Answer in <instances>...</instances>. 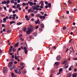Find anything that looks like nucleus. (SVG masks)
I'll use <instances>...</instances> for the list:
<instances>
[{
	"label": "nucleus",
	"mask_w": 77,
	"mask_h": 77,
	"mask_svg": "<svg viewBox=\"0 0 77 77\" xmlns=\"http://www.w3.org/2000/svg\"><path fill=\"white\" fill-rule=\"evenodd\" d=\"M45 3L46 4V5H48V2L47 1H46L45 2Z\"/></svg>",
	"instance_id": "nucleus-53"
},
{
	"label": "nucleus",
	"mask_w": 77,
	"mask_h": 77,
	"mask_svg": "<svg viewBox=\"0 0 77 77\" xmlns=\"http://www.w3.org/2000/svg\"><path fill=\"white\" fill-rule=\"evenodd\" d=\"M11 76H14V73H12L11 74Z\"/></svg>",
	"instance_id": "nucleus-64"
},
{
	"label": "nucleus",
	"mask_w": 77,
	"mask_h": 77,
	"mask_svg": "<svg viewBox=\"0 0 77 77\" xmlns=\"http://www.w3.org/2000/svg\"><path fill=\"white\" fill-rule=\"evenodd\" d=\"M40 26L41 28H44V26L43 24H41L40 25Z\"/></svg>",
	"instance_id": "nucleus-24"
},
{
	"label": "nucleus",
	"mask_w": 77,
	"mask_h": 77,
	"mask_svg": "<svg viewBox=\"0 0 77 77\" xmlns=\"http://www.w3.org/2000/svg\"><path fill=\"white\" fill-rule=\"evenodd\" d=\"M39 18H40L41 20H42V19H45V17L43 16H41L39 17Z\"/></svg>",
	"instance_id": "nucleus-9"
},
{
	"label": "nucleus",
	"mask_w": 77,
	"mask_h": 77,
	"mask_svg": "<svg viewBox=\"0 0 77 77\" xmlns=\"http://www.w3.org/2000/svg\"><path fill=\"white\" fill-rule=\"evenodd\" d=\"M73 60H77V58H75L73 59Z\"/></svg>",
	"instance_id": "nucleus-55"
},
{
	"label": "nucleus",
	"mask_w": 77,
	"mask_h": 77,
	"mask_svg": "<svg viewBox=\"0 0 77 77\" xmlns=\"http://www.w3.org/2000/svg\"><path fill=\"white\" fill-rule=\"evenodd\" d=\"M32 9H33L34 10H36V11H38L39 8H36V6H32Z\"/></svg>",
	"instance_id": "nucleus-3"
},
{
	"label": "nucleus",
	"mask_w": 77,
	"mask_h": 77,
	"mask_svg": "<svg viewBox=\"0 0 77 77\" xmlns=\"http://www.w3.org/2000/svg\"><path fill=\"white\" fill-rule=\"evenodd\" d=\"M66 27L64 26L63 28V30H65V29H66Z\"/></svg>",
	"instance_id": "nucleus-42"
},
{
	"label": "nucleus",
	"mask_w": 77,
	"mask_h": 77,
	"mask_svg": "<svg viewBox=\"0 0 77 77\" xmlns=\"http://www.w3.org/2000/svg\"><path fill=\"white\" fill-rule=\"evenodd\" d=\"M7 33H11V30L8 29L7 31Z\"/></svg>",
	"instance_id": "nucleus-26"
},
{
	"label": "nucleus",
	"mask_w": 77,
	"mask_h": 77,
	"mask_svg": "<svg viewBox=\"0 0 77 77\" xmlns=\"http://www.w3.org/2000/svg\"><path fill=\"white\" fill-rule=\"evenodd\" d=\"M69 50L70 51H73V48H72V47H70L69 49Z\"/></svg>",
	"instance_id": "nucleus-15"
},
{
	"label": "nucleus",
	"mask_w": 77,
	"mask_h": 77,
	"mask_svg": "<svg viewBox=\"0 0 77 77\" xmlns=\"http://www.w3.org/2000/svg\"><path fill=\"white\" fill-rule=\"evenodd\" d=\"M24 66H20V68H21L22 69H23L24 68Z\"/></svg>",
	"instance_id": "nucleus-47"
},
{
	"label": "nucleus",
	"mask_w": 77,
	"mask_h": 77,
	"mask_svg": "<svg viewBox=\"0 0 77 77\" xmlns=\"http://www.w3.org/2000/svg\"><path fill=\"white\" fill-rule=\"evenodd\" d=\"M56 21L57 22V23H60V21L58 20H56Z\"/></svg>",
	"instance_id": "nucleus-41"
},
{
	"label": "nucleus",
	"mask_w": 77,
	"mask_h": 77,
	"mask_svg": "<svg viewBox=\"0 0 77 77\" xmlns=\"http://www.w3.org/2000/svg\"><path fill=\"white\" fill-rule=\"evenodd\" d=\"M33 35L34 36H37V33H34L33 34Z\"/></svg>",
	"instance_id": "nucleus-22"
},
{
	"label": "nucleus",
	"mask_w": 77,
	"mask_h": 77,
	"mask_svg": "<svg viewBox=\"0 0 77 77\" xmlns=\"http://www.w3.org/2000/svg\"><path fill=\"white\" fill-rule=\"evenodd\" d=\"M28 3L29 4H30V6H32V5H33V3L32 2H30V1H28Z\"/></svg>",
	"instance_id": "nucleus-10"
},
{
	"label": "nucleus",
	"mask_w": 77,
	"mask_h": 77,
	"mask_svg": "<svg viewBox=\"0 0 77 77\" xmlns=\"http://www.w3.org/2000/svg\"><path fill=\"white\" fill-rule=\"evenodd\" d=\"M32 38V36L29 35V37H27V39H29H29H31Z\"/></svg>",
	"instance_id": "nucleus-19"
},
{
	"label": "nucleus",
	"mask_w": 77,
	"mask_h": 77,
	"mask_svg": "<svg viewBox=\"0 0 77 77\" xmlns=\"http://www.w3.org/2000/svg\"><path fill=\"white\" fill-rule=\"evenodd\" d=\"M19 45V43L18 42H17L16 44H15L14 45V47H17V46H18Z\"/></svg>",
	"instance_id": "nucleus-8"
},
{
	"label": "nucleus",
	"mask_w": 77,
	"mask_h": 77,
	"mask_svg": "<svg viewBox=\"0 0 77 77\" xmlns=\"http://www.w3.org/2000/svg\"><path fill=\"white\" fill-rule=\"evenodd\" d=\"M14 71H15V72L16 74H17L18 73V70H17V69H15Z\"/></svg>",
	"instance_id": "nucleus-31"
},
{
	"label": "nucleus",
	"mask_w": 77,
	"mask_h": 77,
	"mask_svg": "<svg viewBox=\"0 0 77 77\" xmlns=\"http://www.w3.org/2000/svg\"><path fill=\"white\" fill-rule=\"evenodd\" d=\"M72 75V74L71 73H69L68 74L67 76L68 77H71Z\"/></svg>",
	"instance_id": "nucleus-12"
},
{
	"label": "nucleus",
	"mask_w": 77,
	"mask_h": 77,
	"mask_svg": "<svg viewBox=\"0 0 77 77\" xmlns=\"http://www.w3.org/2000/svg\"><path fill=\"white\" fill-rule=\"evenodd\" d=\"M20 39L22 41H24V39H23L22 38H20Z\"/></svg>",
	"instance_id": "nucleus-40"
},
{
	"label": "nucleus",
	"mask_w": 77,
	"mask_h": 77,
	"mask_svg": "<svg viewBox=\"0 0 77 77\" xmlns=\"http://www.w3.org/2000/svg\"><path fill=\"white\" fill-rule=\"evenodd\" d=\"M35 15V14H31V16L32 17H33V16H34Z\"/></svg>",
	"instance_id": "nucleus-60"
},
{
	"label": "nucleus",
	"mask_w": 77,
	"mask_h": 77,
	"mask_svg": "<svg viewBox=\"0 0 77 77\" xmlns=\"http://www.w3.org/2000/svg\"><path fill=\"white\" fill-rule=\"evenodd\" d=\"M68 3H69V4H71V3H72V2L71 1L69 0L68 1Z\"/></svg>",
	"instance_id": "nucleus-33"
},
{
	"label": "nucleus",
	"mask_w": 77,
	"mask_h": 77,
	"mask_svg": "<svg viewBox=\"0 0 77 77\" xmlns=\"http://www.w3.org/2000/svg\"><path fill=\"white\" fill-rule=\"evenodd\" d=\"M8 19L9 17L8 16H6L5 18H4L3 19V23H6V22L7 19Z\"/></svg>",
	"instance_id": "nucleus-2"
},
{
	"label": "nucleus",
	"mask_w": 77,
	"mask_h": 77,
	"mask_svg": "<svg viewBox=\"0 0 77 77\" xmlns=\"http://www.w3.org/2000/svg\"><path fill=\"white\" fill-rule=\"evenodd\" d=\"M66 60H65L62 63V64L63 65H64V64H65V63H66Z\"/></svg>",
	"instance_id": "nucleus-14"
},
{
	"label": "nucleus",
	"mask_w": 77,
	"mask_h": 77,
	"mask_svg": "<svg viewBox=\"0 0 77 77\" xmlns=\"http://www.w3.org/2000/svg\"><path fill=\"white\" fill-rule=\"evenodd\" d=\"M22 6H26V4L25 3H23L22 4Z\"/></svg>",
	"instance_id": "nucleus-46"
},
{
	"label": "nucleus",
	"mask_w": 77,
	"mask_h": 77,
	"mask_svg": "<svg viewBox=\"0 0 77 77\" xmlns=\"http://www.w3.org/2000/svg\"><path fill=\"white\" fill-rule=\"evenodd\" d=\"M55 64L56 65H58L59 64V62H55Z\"/></svg>",
	"instance_id": "nucleus-21"
},
{
	"label": "nucleus",
	"mask_w": 77,
	"mask_h": 77,
	"mask_svg": "<svg viewBox=\"0 0 77 77\" xmlns=\"http://www.w3.org/2000/svg\"><path fill=\"white\" fill-rule=\"evenodd\" d=\"M13 51L14 52H15V51H16V49L14 48H13Z\"/></svg>",
	"instance_id": "nucleus-29"
},
{
	"label": "nucleus",
	"mask_w": 77,
	"mask_h": 77,
	"mask_svg": "<svg viewBox=\"0 0 77 77\" xmlns=\"http://www.w3.org/2000/svg\"><path fill=\"white\" fill-rule=\"evenodd\" d=\"M17 5V2H14V5Z\"/></svg>",
	"instance_id": "nucleus-59"
},
{
	"label": "nucleus",
	"mask_w": 77,
	"mask_h": 77,
	"mask_svg": "<svg viewBox=\"0 0 77 77\" xmlns=\"http://www.w3.org/2000/svg\"><path fill=\"white\" fill-rule=\"evenodd\" d=\"M31 20H32V21H34V18H32L31 19Z\"/></svg>",
	"instance_id": "nucleus-58"
},
{
	"label": "nucleus",
	"mask_w": 77,
	"mask_h": 77,
	"mask_svg": "<svg viewBox=\"0 0 77 77\" xmlns=\"http://www.w3.org/2000/svg\"><path fill=\"white\" fill-rule=\"evenodd\" d=\"M74 72H76V71H77V69H74Z\"/></svg>",
	"instance_id": "nucleus-51"
},
{
	"label": "nucleus",
	"mask_w": 77,
	"mask_h": 77,
	"mask_svg": "<svg viewBox=\"0 0 77 77\" xmlns=\"http://www.w3.org/2000/svg\"><path fill=\"white\" fill-rule=\"evenodd\" d=\"M12 15H11V16L9 17V19H12Z\"/></svg>",
	"instance_id": "nucleus-52"
},
{
	"label": "nucleus",
	"mask_w": 77,
	"mask_h": 77,
	"mask_svg": "<svg viewBox=\"0 0 77 77\" xmlns=\"http://www.w3.org/2000/svg\"><path fill=\"white\" fill-rule=\"evenodd\" d=\"M36 8H40L39 5H36Z\"/></svg>",
	"instance_id": "nucleus-36"
},
{
	"label": "nucleus",
	"mask_w": 77,
	"mask_h": 77,
	"mask_svg": "<svg viewBox=\"0 0 77 77\" xmlns=\"http://www.w3.org/2000/svg\"><path fill=\"white\" fill-rule=\"evenodd\" d=\"M50 77H53V75L51 74V75Z\"/></svg>",
	"instance_id": "nucleus-62"
},
{
	"label": "nucleus",
	"mask_w": 77,
	"mask_h": 77,
	"mask_svg": "<svg viewBox=\"0 0 77 77\" xmlns=\"http://www.w3.org/2000/svg\"><path fill=\"white\" fill-rule=\"evenodd\" d=\"M12 11V9L11 8L9 10V12L10 13Z\"/></svg>",
	"instance_id": "nucleus-27"
},
{
	"label": "nucleus",
	"mask_w": 77,
	"mask_h": 77,
	"mask_svg": "<svg viewBox=\"0 0 77 77\" xmlns=\"http://www.w3.org/2000/svg\"><path fill=\"white\" fill-rule=\"evenodd\" d=\"M3 71L4 72H5L6 71H7V68H5L4 69H3Z\"/></svg>",
	"instance_id": "nucleus-17"
},
{
	"label": "nucleus",
	"mask_w": 77,
	"mask_h": 77,
	"mask_svg": "<svg viewBox=\"0 0 77 77\" xmlns=\"http://www.w3.org/2000/svg\"><path fill=\"white\" fill-rule=\"evenodd\" d=\"M11 3H14V0H12L11 1Z\"/></svg>",
	"instance_id": "nucleus-37"
},
{
	"label": "nucleus",
	"mask_w": 77,
	"mask_h": 77,
	"mask_svg": "<svg viewBox=\"0 0 77 77\" xmlns=\"http://www.w3.org/2000/svg\"><path fill=\"white\" fill-rule=\"evenodd\" d=\"M3 32H5L6 31V29H3Z\"/></svg>",
	"instance_id": "nucleus-63"
},
{
	"label": "nucleus",
	"mask_w": 77,
	"mask_h": 77,
	"mask_svg": "<svg viewBox=\"0 0 77 77\" xmlns=\"http://www.w3.org/2000/svg\"><path fill=\"white\" fill-rule=\"evenodd\" d=\"M14 23H15V22L14 21H11L10 22V24H14Z\"/></svg>",
	"instance_id": "nucleus-13"
},
{
	"label": "nucleus",
	"mask_w": 77,
	"mask_h": 77,
	"mask_svg": "<svg viewBox=\"0 0 77 77\" xmlns=\"http://www.w3.org/2000/svg\"><path fill=\"white\" fill-rule=\"evenodd\" d=\"M19 7H20V4H17V8H18Z\"/></svg>",
	"instance_id": "nucleus-38"
},
{
	"label": "nucleus",
	"mask_w": 77,
	"mask_h": 77,
	"mask_svg": "<svg viewBox=\"0 0 77 77\" xmlns=\"http://www.w3.org/2000/svg\"><path fill=\"white\" fill-rule=\"evenodd\" d=\"M17 3H20V0H18L17 2Z\"/></svg>",
	"instance_id": "nucleus-61"
},
{
	"label": "nucleus",
	"mask_w": 77,
	"mask_h": 77,
	"mask_svg": "<svg viewBox=\"0 0 77 77\" xmlns=\"http://www.w3.org/2000/svg\"><path fill=\"white\" fill-rule=\"evenodd\" d=\"M18 73L19 74H21V71H19Z\"/></svg>",
	"instance_id": "nucleus-57"
},
{
	"label": "nucleus",
	"mask_w": 77,
	"mask_h": 77,
	"mask_svg": "<svg viewBox=\"0 0 77 77\" xmlns=\"http://www.w3.org/2000/svg\"><path fill=\"white\" fill-rule=\"evenodd\" d=\"M40 15H41V14H37L36 15V17H39Z\"/></svg>",
	"instance_id": "nucleus-34"
},
{
	"label": "nucleus",
	"mask_w": 77,
	"mask_h": 77,
	"mask_svg": "<svg viewBox=\"0 0 77 77\" xmlns=\"http://www.w3.org/2000/svg\"><path fill=\"white\" fill-rule=\"evenodd\" d=\"M21 24H22V23H21V22H19L17 23V25H19Z\"/></svg>",
	"instance_id": "nucleus-28"
},
{
	"label": "nucleus",
	"mask_w": 77,
	"mask_h": 77,
	"mask_svg": "<svg viewBox=\"0 0 77 77\" xmlns=\"http://www.w3.org/2000/svg\"><path fill=\"white\" fill-rule=\"evenodd\" d=\"M62 71H63V68H61L59 69V72H62Z\"/></svg>",
	"instance_id": "nucleus-23"
},
{
	"label": "nucleus",
	"mask_w": 77,
	"mask_h": 77,
	"mask_svg": "<svg viewBox=\"0 0 77 77\" xmlns=\"http://www.w3.org/2000/svg\"><path fill=\"white\" fill-rule=\"evenodd\" d=\"M39 30L40 32H41V31H42V28H40L39 29Z\"/></svg>",
	"instance_id": "nucleus-32"
},
{
	"label": "nucleus",
	"mask_w": 77,
	"mask_h": 77,
	"mask_svg": "<svg viewBox=\"0 0 77 77\" xmlns=\"http://www.w3.org/2000/svg\"><path fill=\"white\" fill-rule=\"evenodd\" d=\"M72 66H71L69 68V71H71V70H72V68H71V67H72Z\"/></svg>",
	"instance_id": "nucleus-25"
},
{
	"label": "nucleus",
	"mask_w": 77,
	"mask_h": 77,
	"mask_svg": "<svg viewBox=\"0 0 77 77\" xmlns=\"http://www.w3.org/2000/svg\"><path fill=\"white\" fill-rule=\"evenodd\" d=\"M25 54H27V50H25Z\"/></svg>",
	"instance_id": "nucleus-35"
},
{
	"label": "nucleus",
	"mask_w": 77,
	"mask_h": 77,
	"mask_svg": "<svg viewBox=\"0 0 77 77\" xmlns=\"http://www.w3.org/2000/svg\"><path fill=\"white\" fill-rule=\"evenodd\" d=\"M39 28V26H36L35 27V28L36 29H38Z\"/></svg>",
	"instance_id": "nucleus-39"
},
{
	"label": "nucleus",
	"mask_w": 77,
	"mask_h": 77,
	"mask_svg": "<svg viewBox=\"0 0 77 77\" xmlns=\"http://www.w3.org/2000/svg\"><path fill=\"white\" fill-rule=\"evenodd\" d=\"M12 48H13V46H10V48L9 49V52H12Z\"/></svg>",
	"instance_id": "nucleus-4"
},
{
	"label": "nucleus",
	"mask_w": 77,
	"mask_h": 77,
	"mask_svg": "<svg viewBox=\"0 0 77 77\" xmlns=\"http://www.w3.org/2000/svg\"><path fill=\"white\" fill-rule=\"evenodd\" d=\"M29 20H30L29 18H28V17L27 18H26V20H27V21H29Z\"/></svg>",
	"instance_id": "nucleus-54"
},
{
	"label": "nucleus",
	"mask_w": 77,
	"mask_h": 77,
	"mask_svg": "<svg viewBox=\"0 0 77 77\" xmlns=\"http://www.w3.org/2000/svg\"><path fill=\"white\" fill-rule=\"evenodd\" d=\"M2 4H6V3H7V2H6V1H3L2 2Z\"/></svg>",
	"instance_id": "nucleus-20"
},
{
	"label": "nucleus",
	"mask_w": 77,
	"mask_h": 77,
	"mask_svg": "<svg viewBox=\"0 0 77 77\" xmlns=\"http://www.w3.org/2000/svg\"><path fill=\"white\" fill-rule=\"evenodd\" d=\"M61 74V73H60V72H59L58 73H57V75H59V74Z\"/></svg>",
	"instance_id": "nucleus-50"
},
{
	"label": "nucleus",
	"mask_w": 77,
	"mask_h": 77,
	"mask_svg": "<svg viewBox=\"0 0 77 77\" xmlns=\"http://www.w3.org/2000/svg\"><path fill=\"white\" fill-rule=\"evenodd\" d=\"M40 14H42V15H44V12H43L42 11L40 12Z\"/></svg>",
	"instance_id": "nucleus-56"
},
{
	"label": "nucleus",
	"mask_w": 77,
	"mask_h": 77,
	"mask_svg": "<svg viewBox=\"0 0 77 77\" xmlns=\"http://www.w3.org/2000/svg\"><path fill=\"white\" fill-rule=\"evenodd\" d=\"M2 27H4L5 26V24H2Z\"/></svg>",
	"instance_id": "nucleus-44"
},
{
	"label": "nucleus",
	"mask_w": 77,
	"mask_h": 77,
	"mask_svg": "<svg viewBox=\"0 0 77 77\" xmlns=\"http://www.w3.org/2000/svg\"><path fill=\"white\" fill-rule=\"evenodd\" d=\"M53 48H54V50H56V46H54L53 47Z\"/></svg>",
	"instance_id": "nucleus-49"
},
{
	"label": "nucleus",
	"mask_w": 77,
	"mask_h": 77,
	"mask_svg": "<svg viewBox=\"0 0 77 77\" xmlns=\"http://www.w3.org/2000/svg\"><path fill=\"white\" fill-rule=\"evenodd\" d=\"M21 45H24V46H27V45L25 42H24L22 43Z\"/></svg>",
	"instance_id": "nucleus-7"
},
{
	"label": "nucleus",
	"mask_w": 77,
	"mask_h": 77,
	"mask_svg": "<svg viewBox=\"0 0 77 77\" xmlns=\"http://www.w3.org/2000/svg\"><path fill=\"white\" fill-rule=\"evenodd\" d=\"M10 3V1L9 0H8L7 2V4H8V3Z\"/></svg>",
	"instance_id": "nucleus-45"
},
{
	"label": "nucleus",
	"mask_w": 77,
	"mask_h": 77,
	"mask_svg": "<svg viewBox=\"0 0 77 77\" xmlns=\"http://www.w3.org/2000/svg\"><path fill=\"white\" fill-rule=\"evenodd\" d=\"M61 59V57L60 56H58L57 57V60H60Z\"/></svg>",
	"instance_id": "nucleus-6"
},
{
	"label": "nucleus",
	"mask_w": 77,
	"mask_h": 77,
	"mask_svg": "<svg viewBox=\"0 0 77 77\" xmlns=\"http://www.w3.org/2000/svg\"><path fill=\"white\" fill-rule=\"evenodd\" d=\"M32 30L31 29V28H28V31H26V33L28 34V35H29L30 33V32H32Z\"/></svg>",
	"instance_id": "nucleus-1"
},
{
	"label": "nucleus",
	"mask_w": 77,
	"mask_h": 77,
	"mask_svg": "<svg viewBox=\"0 0 77 77\" xmlns=\"http://www.w3.org/2000/svg\"><path fill=\"white\" fill-rule=\"evenodd\" d=\"M77 73H75V74L72 75L73 77H77Z\"/></svg>",
	"instance_id": "nucleus-11"
},
{
	"label": "nucleus",
	"mask_w": 77,
	"mask_h": 77,
	"mask_svg": "<svg viewBox=\"0 0 77 77\" xmlns=\"http://www.w3.org/2000/svg\"><path fill=\"white\" fill-rule=\"evenodd\" d=\"M29 29H30V28H31V29L32 30H33V29H32V25H29Z\"/></svg>",
	"instance_id": "nucleus-16"
},
{
	"label": "nucleus",
	"mask_w": 77,
	"mask_h": 77,
	"mask_svg": "<svg viewBox=\"0 0 77 77\" xmlns=\"http://www.w3.org/2000/svg\"><path fill=\"white\" fill-rule=\"evenodd\" d=\"M26 29H27L26 28L24 27L23 29V31H24V32H26Z\"/></svg>",
	"instance_id": "nucleus-30"
},
{
	"label": "nucleus",
	"mask_w": 77,
	"mask_h": 77,
	"mask_svg": "<svg viewBox=\"0 0 77 77\" xmlns=\"http://www.w3.org/2000/svg\"><path fill=\"white\" fill-rule=\"evenodd\" d=\"M12 64H13V62H10L9 63L8 65V66H9L8 67V68H10V67H11V65H12Z\"/></svg>",
	"instance_id": "nucleus-5"
},
{
	"label": "nucleus",
	"mask_w": 77,
	"mask_h": 77,
	"mask_svg": "<svg viewBox=\"0 0 77 77\" xmlns=\"http://www.w3.org/2000/svg\"><path fill=\"white\" fill-rule=\"evenodd\" d=\"M15 5H13V8H14L15 9H17V8H15Z\"/></svg>",
	"instance_id": "nucleus-48"
},
{
	"label": "nucleus",
	"mask_w": 77,
	"mask_h": 77,
	"mask_svg": "<svg viewBox=\"0 0 77 77\" xmlns=\"http://www.w3.org/2000/svg\"><path fill=\"white\" fill-rule=\"evenodd\" d=\"M38 23H39V21H36L35 22V23L36 24H38Z\"/></svg>",
	"instance_id": "nucleus-43"
},
{
	"label": "nucleus",
	"mask_w": 77,
	"mask_h": 77,
	"mask_svg": "<svg viewBox=\"0 0 77 77\" xmlns=\"http://www.w3.org/2000/svg\"><path fill=\"white\" fill-rule=\"evenodd\" d=\"M51 3H49V4H48V8H51Z\"/></svg>",
	"instance_id": "nucleus-18"
}]
</instances>
